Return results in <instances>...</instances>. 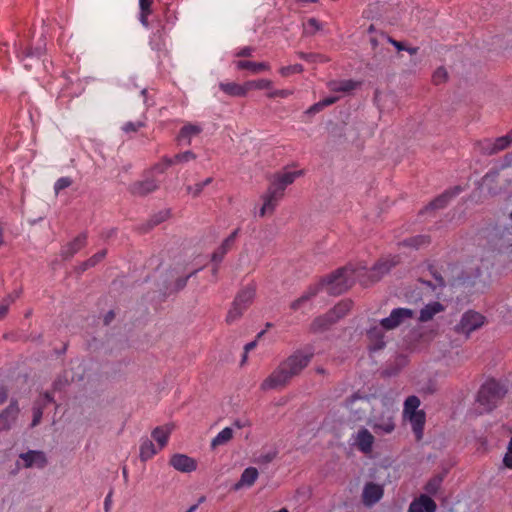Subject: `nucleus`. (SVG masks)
Segmentation results:
<instances>
[{"label":"nucleus","instance_id":"1","mask_svg":"<svg viewBox=\"0 0 512 512\" xmlns=\"http://www.w3.org/2000/svg\"><path fill=\"white\" fill-rule=\"evenodd\" d=\"M313 357L310 351L298 350L282 361L278 367L260 385L261 390L284 388L293 377L299 375Z\"/></svg>","mask_w":512,"mask_h":512},{"label":"nucleus","instance_id":"2","mask_svg":"<svg viewBox=\"0 0 512 512\" xmlns=\"http://www.w3.org/2000/svg\"><path fill=\"white\" fill-rule=\"evenodd\" d=\"M365 272V267L353 268L352 266H347L338 269L323 280L322 287L329 294L339 295L351 287L356 279L363 285H368L369 281L364 278Z\"/></svg>","mask_w":512,"mask_h":512},{"label":"nucleus","instance_id":"3","mask_svg":"<svg viewBox=\"0 0 512 512\" xmlns=\"http://www.w3.org/2000/svg\"><path fill=\"white\" fill-rule=\"evenodd\" d=\"M506 389L495 380L486 381L477 395V410L479 413L491 411L506 394Z\"/></svg>","mask_w":512,"mask_h":512},{"label":"nucleus","instance_id":"4","mask_svg":"<svg viewBox=\"0 0 512 512\" xmlns=\"http://www.w3.org/2000/svg\"><path fill=\"white\" fill-rule=\"evenodd\" d=\"M351 307L352 302L349 300L339 302L327 314L316 318L312 323V329L314 331L326 329L329 325L344 317L350 311Z\"/></svg>","mask_w":512,"mask_h":512},{"label":"nucleus","instance_id":"5","mask_svg":"<svg viewBox=\"0 0 512 512\" xmlns=\"http://www.w3.org/2000/svg\"><path fill=\"white\" fill-rule=\"evenodd\" d=\"M484 323L485 317L482 314L475 311H467L456 326V331L468 336L473 331L482 327Z\"/></svg>","mask_w":512,"mask_h":512},{"label":"nucleus","instance_id":"6","mask_svg":"<svg viewBox=\"0 0 512 512\" xmlns=\"http://www.w3.org/2000/svg\"><path fill=\"white\" fill-rule=\"evenodd\" d=\"M414 317V311L409 308H395L390 315L380 321L385 330H392Z\"/></svg>","mask_w":512,"mask_h":512},{"label":"nucleus","instance_id":"7","mask_svg":"<svg viewBox=\"0 0 512 512\" xmlns=\"http://www.w3.org/2000/svg\"><path fill=\"white\" fill-rule=\"evenodd\" d=\"M369 425L376 434H390L395 429L394 413L386 410L370 419Z\"/></svg>","mask_w":512,"mask_h":512},{"label":"nucleus","instance_id":"8","mask_svg":"<svg viewBox=\"0 0 512 512\" xmlns=\"http://www.w3.org/2000/svg\"><path fill=\"white\" fill-rule=\"evenodd\" d=\"M240 229H235L228 237H226L220 246L213 252L211 261L215 263L213 268V274L216 275L218 272V264L223 260L225 255L233 248L236 238L239 234Z\"/></svg>","mask_w":512,"mask_h":512},{"label":"nucleus","instance_id":"9","mask_svg":"<svg viewBox=\"0 0 512 512\" xmlns=\"http://www.w3.org/2000/svg\"><path fill=\"white\" fill-rule=\"evenodd\" d=\"M384 494V489L381 485L369 482L363 488L362 501L365 506L371 507L376 504Z\"/></svg>","mask_w":512,"mask_h":512},{"label":"nucleus","instance_id":"10","mask_svg":"<svg viewBox=\"0 0 512 512\" xmlns=\"http://www.w3.org/2000/svg\"><path fill=\"white\" fill-rule=\"evenodd\" d=\"M170 465L174 469L185 473L192 472L197 468L196 461L185 454L173 455L170 459Z\"/></svg>","mask_w":512,"mask_h":512},{"label":"nucleus","instance_id":"11","mask_svg":"<svg viewBox=\"0 0 512 512\" xmlns=\"http://www.w3.org/2000/svg\"><path fill=\"white\" fill-rule=\"evenodd\" d=\"M436 509L435 501L428 495L422 494L411 502L408 512H435Z\"/></svg>","mask_w":512,"mask_h":512},{"label":"nucleus","instance_id":"12","mask_svg":"<svg viewBox=\"0 0 512 512\" xmlns=\"http://www.w3.org/2000/svg\"><path fill=\"white\" fill-rule=\"evenodd\" d=\"M302 175V171L285 170L274 175L271 183L285 192L287 186L291 185L296 178Z\"/></svg>","mask_w":512,"mask_h":512},{"label":"nucleus","instance_id":"13","mask_svg":"<svg viewBox=\"0 0 512 512\" xmlns=\"http://www.w3.org/2000/svg\"><path fill=\"white\" fill-rule=\"evenodd\" d=\"M20 458L24 461L26 468H43L47 463L46 456L42 451L30 450L20 454Z\"/></svg>","mask_w":512,"mask_h":512},{"label":"nucleus","instance_id":"14","mask_svg":"<svg viewBox=\"0 0 512 512\" xmlns=\"http://www.w3.org/2000/svg\"><path fill=\"white\" fill-rule=\"evenodd\" d=\"M202 130L201 125L188 123L180 129L177 141L180 144L190 145L192 138L198 136Z\"/></svg>","mask_w":512,"mask_h":512},{"label":"nucleus","instance_id":"15","mask_svg":"<svg viewBox=\"0 0 512 512\" xmlns=\"http://www.w3.org/2000/svg\"><path fill=\"white\" fill-rule=\"evenodd\" d=\"M397 260L395 258L383 260L375 264L369 271L370 282L378 281L384 274L388 273L390 269L395 266Z\"/></svg>","mask_w":512,"mask_h":512},{"label":"nucleus","instance_id":"16","mask_svg":"<svg viewBox=\"0 0 512 512\" xmlns=\"http://www.w3.org/2000/svg\"><path fill=\"white\" fill-rule=\"evenodd\" d=\"M374 444V436L365 428L360 429L355 437V445L364 452L369 453Z\"/></svg>","mask_w":512,"mask_h":512},{"label":"nucleus","instance_id":"17","mask_svg":"<svg viewBox=\"0 0 512 512\" xmlns=\"http://www.w3.org/2000/svg\"><path fill=\"white\" fill-rule=\"evenodd\" d=\"M404 418L410 422V424L412 426V430L415 434L416 440L417 441L421 440L423 437L424 425H425V420H426L425 412L420 411V412L408 415Z\"/></svg>","mask_w":512,"mask_h":512},{"label":"nucleus","instance_id":"18","mask_svg":"<svg viewBox=\"0 0 512 512\" xmlns=\"http://www.w3.org/2000/svg\"><path fill=\"white\" fill-rule=\"evenodd\" d=\"M19 414V407L16 402H12L0 415V427L9 429L15 422Z\"/></svg>","mask_w":512,"mask_h":512},{"label":"nucleus","instance_id":"19","mask_svg":"<svg viewBox=\"0 0 512 512\" xmlns=\"http://www.w3.org/2000/svg\"><path fill=\"white\" fill-rule=\"evenodd\" d=\"M258 470L254 467L246 468L240 477V480L234 485V490H240L244 487H251L258 478Z\"/></svg>","mask_w":512,"mask_h":512},{"label":"nucleus","instance_id":"20","mask_svg":"<svg viewBox=\"0 0 512 512\" xmlns=\"http://www.w3.org/2000/svg\"><path fill=\"white\" fill-rule=\"evenodd\" d=\"M86 243V236L85 235H79L75 239H73L71 242L67 243L65 246L61 249V255L64 258H70L74 254H76L80 249H82L85 246Z\"/></svg>","mask_w":512,"mask_h":512},{"label":"nucleus","instance_id":"21","mask_svg":"<svg viewBox=\"0 0 512 512\" xmlns=\"http://www.w3.org/2000/svg\"><path fill=\"white\" fill-rule=\"evenodd\" d=\"M172 430L173 426L164 425L156 427L152 431V438L157 442L159 450L163 449L167 445Z\"/></svg>","mask_w":512,"mask_h":512},{"label":"nucleus","instance_id":"22","mask_svg":"<svg viewBox=\"0 0 512 512\" xmlns=\"http://www.w3.org/2000/svg\"><path fill=\"white\" fill-rule=\"evenodd\" d=\"M219 88L229 96L244 97L247 95L246 82L242 85L235 82H222L219 84Z\"/></svg>","mask_w":512,"mask_h":512},{"label":"nucleus","instance_id":"23","mask_svg":"<svg viewBox=\"0 0 512 512\" xmlns=\"http://www.w3.org/2000/svg\"><path fill=\"white\" fill-rule=\"evenodd\" d=\"M444 310V306L437 301L428 303L424 308L421 309L419 315L420 322H427L433 319V317L442 312Z\"/></svg>","mask_w":512,"mask_h":512},{"label":"nucleus","instance_id":"24","mask_svg":"<svg viewBox=\"0 0 512 512\" xmlns=\"http://www.w3.org/2000/svg\"><path fill=\"white\" fill-rule=\"evenodd\" d=\"M158 188V183L153 179L137 182L132 186V193L139 196L147 195Z\"/></svg>","mask_w":512,"mask_h":512},{"label":"nucleus","instance_id":"25","mask_svg":"<svg viewBox=\"0 0 512 512\" xmlns=\"http://www.w3.org/2000/svg\"><path fill=\"white\" fill-rule=\"evenodd\" d=\"M159 451V448L153 444V442L146 438L143 439L140 445V458L142 461H147L151 459L154 455H156Z\"/></svg>","mask_w":512,"mask_h":512},{"label":"nucleus","instance_id":"26","mask_svg":"<svg viewBox=\"0 0 512 512\" xmlns=\"http://www.w3.org/2000/svg\"><path fill=\"white\" fill-rule=\"evenodd\" d=\"M255 297V288L253 286H248L244 288L241 292L238 293L235 300L237 303L241 304V307L245 310L252 303Z\"/></svg>","mask_w":512,"mask_h":512},{"label":"nucleus","instance_id":"27","mask_svg":"<svg viewBox=\"0 0 512 512\" xmlns=\"http://www.w3.org/2000/svg\"><path fill=\"white\" fill-rule=\"evenodd\" d=\"M356 85L352 80H333L328 83V88L333 92H349L355 89Z\"/></svg>","mask_w":512,"mask_h":512},{"label":"nucleus","instance_id":"28","mask_svg":"<svg viewBox=\"0 0 512 512\" xmlns=\"http://www.w3.org/2000/svg\"><path fill=\"white\" fill-rule=\"evenodd\" d=\"M234 435V431L231 427H225L222 429L211 441V447L215 448L227 444Z\"/></svg>","mask_w":512,"mask_h":512},{"label":"nucleus","instance_id":"29","mask_svg":"<svg viewBox=\"0 0 512 512\" xmlns=\"http://www.w3.org/2000/svg\"><path fill=\"white\" fill-rule=\"evenodd\" d=\"M236 67L238 69H248L253 73H258L260 71L269 70L270 65L265 62H252V61H238L236 63Z\"/></svg>","mask_w":512,"mask_h":512},{"label":"nucleus","instance_id":"30","mask_svg":"<svg viewBox=\"0 0 512 512\" xmlns=\"http://www.w3.org/2000/svg\"><path fill=\"white\" fill-rule=\"evenodd\" d=\"M419 406V398L416 396H409L404 402L403 416L406 417L408 415L420 412L421 410H418Z\"/></svg>","mask_w":512,"mask_h":512},{"label":"nucleus","instance_id":"31","mask_svg":"<svg viewBox=\"0 0 512 512\" xmlns=\"http://www.w3.org/2000/svg\"><path fill=\"white\" fill-rule=\"evenodd\" d=\"M263 205L259 210V216L264 217L266 215H272L278 205V203L265 195H262Z\"/></svg>","mask_w":512,"mask_h":512},{"label":"nucleus","instance_id":"32","mask_svg":"<svg viewBox=\"0 0 512 512\" xmlns=\"http://www.w3.org/2000/svg\"><path fill=\"white\" fill-rule=\"evenodd\" d=\"M318 292V288H310L306 293H304L301 297L296 299L291 303V309L298 310L300 309L306 302H308L313 296H315Z\"/></svg>","mask_w":512,"mask_h":512},{"label":"nucleus","instance_id":"33","mask_svg":"<svg viewBox=\"0 0 512 512\" xmlns=\"http://www.w3.org/2000/svg\"><path fill=\"white\" fill-rule=\"evenodd\" d=\"M429 243L430 238L426 235H417L403 241L404 245L412 246L414 248H420L428 245Z\"/></svg>","mask_w":512,"mask_h":512},{"label":"nucleus","instance_id":"34","mask_svg":"<svg viewBox=\"0 0 512 512\" xmlns=\"http://www.w3.org/2000/svg\"><path fill=\"white\" fill-rule=\"evenodd\" d=\"M511 143L509 142V137L502 136L497 138L494 143L488 148L489 154H495L499 151L506 149Z\"/></svg>","mask_w":512,"mask_h":512},{"label":"nucleus","instance_id":"35","mask_svg":"<svg viewBox=\"0 0 512 512\" xmlns=\"http://www.w3.org/2000/svg\"><path fill=\"white\" fill-rule=\"evenodd\" d=\"M272 87V81L268 79H258V80H251L246 82V88L247 92L256 89V90H263V89H270Z\"/></svg>","mask_w":512,"mask_h":512},{"label":"nucleus","instance_id":"36","mask_svg":"<svg viewBox=\"0 0 512 512\" xmlns=\"http://www.w3.org/2000/svg\"><path fill=\"white\" fill-rule=\"evenodd\" d=\"M244 311H245V309L241 307V304L237 303V301L234 300L232 307L228 311V314L226 317L227 322L232 323V322L236 321L238 318L241 317V315L243 314Z\"/></svg>","mask_w":512,"mask_h":512},{"label":"nucleus","instance_id":"37","mask_svg":"<svg viewBox=\"0 0 512 512\" xmlns=\"http://www.w3.org/2000/svg\"><path fill=\"white\" fill-rule=\"evenodd\" d=\"M452 194L450 192H445L432 202H430L428 209H440L447 205L448 201L451 199Z\"/></svg>","mask_w":512,"mask_h":512},{"label":"nucleus","instance_id":"38","mask_svg":"<svg viewBox=\"0 0 512 512\" xmlns=\"http://www.w3.org/2000/svg\"><path fill=\"white\" fill-rule=\"evenodd\" d=\"M442 477L441 476H435L432 479H430L427 484L425 485L424 489L425 491L430 495H435L442 484Z\"/></svg>","mask_w":512,"mask_h":512},{"label":"nucleus","instance_id":"39","mask_svg":"<svg viewBox=\"0 0 512 512\" xmlns=\"http://www.w3.org/2000/svg\"><path fill=\"white\" fill-rule=\"evenodd\" d=\"M264 195L279 203L284 196V191H282L281 188L275 186L273 183H270V186Z\"/></svg>","mask_w":512,"mask_h":512},{"label":"nucleus","instance_id":"40","mask_svg":"<svg viewBox=\"0 0 512 512\" xmlns=\"http://www.w3.org/2000/svg\"><path fill=\"white\" fill-rule=\"evenodd\" d=\"M211 182H212V178L209 177V178L205 179L202 182L196 183L193 186H188L187 187V191H188V193L192 194L193 197H197V196H199L201 194V192L203 191L204 187L209 185Z\"/></svg>","mask_w":512,"mask_h":512},{"label":"nucleus","instance_id":"41","mask_svg":"<svg viewBox=\"0 0 512 512\" xmlns=\"http://www.w3.org/2000/svg\"><path fill=\"white\" fill-rule=\"evenodd\" d=\"M145 126V122L138 120L135 122L129 121L123 124L122 131L126 134L136 133L139 129Z\"/></svg>","mask_w":512,"mask_h":512},{"label":"nucleus","instance_id":"42","mask_svg":"<svg viewBox=\"0 0 512 512\" xmlns=\"http://www.w3.org/2000/svg\"><path fill=\"white\" fill-rule=\"evenodd\" d=\"M172 160H174V164H177V163H186V162H189V161H192V160H195L196 159V154L193 153L192 151L188 150V151H185V152H182V153H179V154H176L173 158H171Z\"/></svg>","mask_w":512,"mask_h":512},{"label":"nucleus","instance_id":"43","mask_svg":"<svg viewBox=\"0 0 512 512\" xmlns=\"http://www.w3.org/2000/svg\"><path fill=\"white\" fill-rule=\"evenodd\" d=\"M302 71L303 66L301 64H294L280 68L279 73L284 77H288L292 74L301 73Z\"/></svg>","mask_w":512,"mask_h":512},{"label":"nucleus","instance_id":"44","mask_svg":"<svg viewBox=\"0 0 512 512\" xmlns=\"http://www.w3.org/2000/svg\"><path fill=\"white\" fill-rule=\"evenodd\" d=\"M17 297H19V293H15V295H9L0 304V320L6 316L10 304L13 303Z\"/></svg>","mask_w":512,"mask_h":512},{"label":"nucleus","instance_id":"45","mask_svg":"<svg viewBox=\"0 0 512 512\" xmlns=\"http://www.w3.org/2000/svg\"><path fill=\"white\" fill-rule=\"evenodd\" d=\"M297 55L299 58L311 63L327 61L326 57L320 54H308L304 52H298Z\"/></svg>","mask_w":512,"mask_h":512},{"label":"nucleus","instance_id":"46","mask_svg":"<svg viewBox=\"0 0 512 512\" xmlns=\"http://www.w3.org/2000/svg\"><path fill=\"white\" fill-rule=\"evenodd\" d=\"M174 165V160L170 157H163L162 160L154 166V170L158 173H164L165 170Z\"/></svg>","mask_w":512,"mask_h":512},{"label":"nucleus","instance_id":"47","mask_svg":"<svg viewBox=\"0 0 512 512\" xmlns=\"http://www.w3.org/2000/svg\"><path fill=\"white\" fill-rule=\"evenodd\" d=\"M321 28L322 25L317 19L310 18L307 21L305 32L309 34H314L316 31L321 30Z\"/></svg>","mask_w":512,"mask_h":512},{"label":"nucleus","instance_id":"48","mask_svg":"<svg viewBox=\"0 0 512 512\" xmlns=\"http://www.w3.org/2000/svg\"><path fill=\"white\" fill-rule=\"evenodd\" d=\"M72 184V180L69 177H61L54 184V191L58 194L61 190L69 187Z\"/></svg>","mask_w":512,"mask_h":512},{"label":"nucleus","instance_id":"49","mask_svg":"<svg viewBox=\"0 0 512 512\" xmlns=\"http://www.w3.org/2000/svg\"><path fill=\"white\" fill-rule=\"evenodd\" d=\"M106 255V251L102 250L95 255H93L90 259L87 260V262L84 264V269L86 267H92L96 265L99 261H101Z\"/></svg>","mask_w":512,"mask_h":512},{"label":"nucleus","instance_id":"50","mask_svg":"<svg viewBox=\"0 0 512 512\" xmlns=\"http://www.w3.org/2000/svg\"><path fill=\"white\" fill-rule=\"evenodd\" d=\"M292 93L293 92L291 90H287V89L274 90L268 94V97H270V98H276V97L287 98L290 95H292Z\"/></svg>","mask_w":512,"mask_h":512},{"label":"nucleus","instance_id":"51","mask_svg":"<svg viewBox=\"0 0 512 512\" xmlns=\"http://www.w3.org/2000/svg\"><path fill=\"white\" fill-rule=\"evenodd\" d=\"M153 0H139L140 12L152 13Z\"/></svg>","mask_w":512,"mask_h":512},{"label":"nucleus","instance_id":"52","mask_svg":"<svg viewBox=\"0 0 512 512\" xmlns=\"http://www.w3.org/2000/svg\"><path fill=\"white\" fill-rule=\"evenodd\" d=\"M254 52V49L252 47H243L242 49H240L237 53H236V56L238 57H250L252 56Z\"/></svg>","mask_w":512,"mask_h":512},{"label":"nucleus","instance_id":"53","mask_svg":"<svg viewBox=\"0 0 512 512\" xmlns=\"http://www.w3.org/2000/svg\"><path fill=\"white\" fill-rule=\"evenodd\" d=\"M198 272V270H194L193 272H191L190 274H188L185 278H181L179 280H177L176 282V288L177 289H182L185 287L186 283H187V280L193 276L194 274H196Z\"/></svg>","mask_w":512,"mask_h":512},{"label":"nucleus","instance_id":"54","mask_svg":"<svg viewBox=\"0 0 512 512\" xmlns=\"http://www.w3.org/2000/svg\"><path fill=\"white\" fill-rule=\"evenodd\" d=\"M41 417H42V410L40 408H35L34 412H33L32 426H36L40 422Z\"/></svg>","mask_w":512,"mask_h":512},{"label":"nucleus","instance_id":"55","mask_svg":"<svg viewBox=\"0 0 512 512\" xmlns=\"http://www.w3.org/2000/svg\"><path fill=\"white\" fill-rule=\"evenodd\" d=\"M446 78V71L444 69H438L434 74V80L436 83L441 82Z\"/></svg>","mask_w":512,"mask_h":512},{"label":"nucleus","instance_id":"56","mask_svg":"<svg viewBox=\"0 0 512 512\" xmlns=\"http://www.w3.org/2000/svg\"><path fill=\"white\" fill-rule=\"evenodd\" d=\"M323 105L321 104V102H317L315 104H313L308 110H307V113L308 114H315V113H318L320 112L322 109H323Z\"/></svg>","mask_w":512,"mask_h":512},{"label":"nucleus","instance_id":"57","mask_svg":"<svg viewBox=\"0 0 512 512\" xmlns=\"http://www.w3.org/2000/svg\"><path fill=\"white\" fill-rule=\"evenodd\" d=\"M149 15H150V13H145V12H140V14H139V21L146 28L149 27V22H148Z\"/></svg>","mask_w":512,"mask_h":512},{"label":"nucleus","instance_id":"58","mask_svg":"<svg viewBox=\"0 0 512 512\" xmlns=\"http://www.w3.org/2000/svg\"><path fill=\"white\" fill-rule=\"evenodd\" d=\"M504 465L512 469V451H507L503 459Z\"/></svg>","mask_w":512,"mask_h":512},{"label":"nucleus","instance_id":"59","mask_svg":"<svg viewBox=\"0 0 512 512\" xmlns=\"http://www.w3.org/2000/svg\"><path fill=\"white\" fill-rule=\"evenodd\" d=\"M337 100H338V97L331 96V97L324 98L320 102L323 105V107H327L329 105L334 104Z\"/></svg>","mask_w":512,"mask_h":512},{"label":"nucleus","instance_id":"60","mask_svg":"<svg viewBox=\"0 0 512 512\" xmlns=\"http://www.w3.org/2000/svg\"><path fill=\"white\" fill-rule=\"evenodd\" d=\"M256 347V342L255 341H252V342H249L245 345L244 347V355H243V362L246 360L247 358V353L249 351H251L252 349H254Z\"/></svg>","mask_w":512,"mask_h":512},{"label":"nucleus","instance_id":"61","mask_svg":"<svg viewBox=\"0 0 512 512\" xmlns=\"http://www.w3.org/2000/svg\"><path fill=\"white\" fill-rule=\"evenodd\" d=\"M389 41L397 48V50H399V51L405 50V47L403 46V44L401 42H398V41H395L392 39H389Z\"/></svg>","mask_w":512,"mask_h":512},{"label":"nucleus","instance_id":"62","mask_svg":"<svg viewBox=\"0 0 512 512\" xmlns=\"http://www.w3.org/2000/svg\"><path fill=\"white\" fill-rule=\"evenodd\" d=\"M110 501H111V493H109V494L107 495V497L105 498L104 508H105V511H106V512H108V511H109Z\"/></svg>","mask_w":512,"mask_h":512},{"label":"nucleus","instance_id":"63","mask_svg":"<svg viewBox=\"0 0 512 512\" xmlns=\"http://www.w3.org/2000/svg\"><path fill=\"white\" fill-rule=\"evenodd\" d=\"M233 425H234L236 428L241 429V428H243V427L247 426V425H248V423H247V422H242L241 420H236V421H234Z\"/></svg>","mask_w":512,"mask_h":512},{"label":"nucleus","instance_id":"64","mask_svg":"<svg viewBox=\"0 0 512 512\" xmlns=\"http://www.w3.org/2000/svg\"><path fill=\"white\" fill-rule=\"evenodd\" d=\"M7 398V393L3 388H0V404L3 403Z\"/></svg>","mask_w":512,"mask_h":512}]
</instances>
